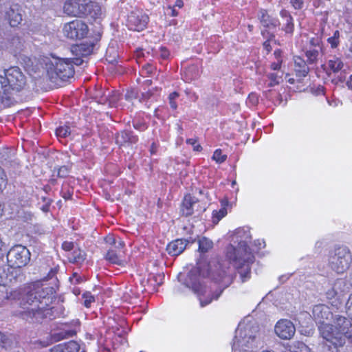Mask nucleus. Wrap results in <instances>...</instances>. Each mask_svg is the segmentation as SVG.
<instances>
[{
	"label": "nucleus",
	"mask_w": 352,
	"mask_h": 352,
	"mask_svg": "<svg viewBox=\"0 0 352 352\" xmlns=\"http://www.w3.org/2000/svg\"><path fill=\"white\" fill-rule=\"evenodd\" d=\"M210 276L214 281L220 284V289L212 292L204 283L199 268H192L184 280V285L190 289L197 296L201 307L210 304L212 300H217L223 290L228 287L233 280L232 275L228 274L220 263L212 265L210 264Z\"/></svg>",
	"instance_id": "nucleus-1"
},
{
	"label": "nucleus",
	"mask_w": 352,
	"mask_h": 352,
	"mask_svg": "<svg viewBox=\"0 0 352 352\" xmlns=\"http://www.w3.org/2000/svg\"><path fill=\"white\" fill-rule=\"evenodd\" d=\"M52 288L44 287L40 282L27 286L21 297L20 305L23 309V317L33 322H40L44 318L51 319V309L48 308L52 301Z\"/></svg>",
	"instance_id": "nucleus-2"
},
{
	"label": "nucleus",
	"mask_w": 352,
	"mask_h": 352,
	"mask_svg": "<svg viewBox=\"0 0 352 352\" xmlns=\"http://www.w3.org/2000/svg\"><path fill=\"white\" fill-rule=\"evenodd\" d=\"M251 239L248 228H238L233 239L238 243L237 246L231 245L226 250V258L235 267L241 283L246 282L251 277V265L254 261V256L248 247Z\"/></svg>",
	"instance_id": "nucleus-3"
},
{
	"label": "nucleus",
	"mask_w": 352,
	"mask_h": 352,
	"mask_svg": "<svg viewBox=\"0 0 352 352\" xmlns=\"http://www.w3.org/2000/svg\"><path fill=\"white\" fill-rule=\"evenodd\" d=\"M91 47H86L85 45H77L72 47V52L76 56L73 58H53L46 63L47 74L50 80L57 85L59 81H65L72 78L74 74L73 65H80L83 63L82 57L90 54L92 51Z\"/></svg>",
	"instance_id": "nucleus-4"
},
{
	"label": "nucleus",
	"mask_w": 352,
	"mask_h": 352,
	"mask_svg": "<svg viewBox=\"0 0 352 352\" xmlns=\"http://www.w3.org/2000/svg\"><path fill=\"white\" fill-rule=\"evenodd\" d=\"M263 344L262 333L256 324H239L232 344L234 352H256Z\"/></svg>",
	"instance_id": "nucleus-5"
},
{
	"label": "nucleus",
	"mask_w": 352,
	"mask_h": 352,
	"mask_svg": "<svg viewBox=\"0 0 352 352\" xmlns=\"http://www.w3.org/2000/svg\"><path fill=\"white\" fill-rule=\"evenodd\" d=\"M27 85L25 76L18 67H10L0 74V97L7 98L13 91L19 92Z\"/></svg>",
	"instance_id": "nucleus-6"
},
{
	"label": "nucleus",
	"mask_w": 352,
	"mask_h": 352,
	"mask_svg": "<svg viewBox=\"0 0 352 352\" xmlns=\"http://www.w3.org/2000/svg\"><path fill=\"white\" fill-rule=\"evenodd\" d=\"M64 12L68 15L91 19H98L102 16L100 6L92 0H67L63 6Z\"/></svg>",
	"instance_id": "nucleus-7"
},
{
	"label": "nucleus",
	"mask_w": 352,
	"mask_h": 352,
	"mask_svg": "<svg viewBox=\"0 0 352 352\" xmlns=\"http://www.w3.org/2000/svg\"><path fill=\"white\" fill-rule=\"evenodd\" d=\"M352 263L350 250L345 246L338 247L329 254V267L338 274L346 271Z\"/></svg>",
	"instance_id": "nucleus-8"
},
{
	"label": "nucleus",
	"mask_w": 352,
	"mask_h": 352,
	"mask_svg": "<svg viewBox=\"0 0 352 352\" xmlns=\"http://www.w3.org/2000/svg\"><path fill=\"white\" fill-rule=\"evenodd\" d=\"M318 330L321 337L333 345V348L324 345L322 352H338L337 348L344 344V339L340 338V334L335 328V324L333 325L328 323L320 324Z\"/></svg>",
	"instance_id": "nucleus-9"
},
{
	"label": "nucleus",
	"mask_w": 352,
	"mask_h": 352,
	"mask_svg": "<svg viewBox=\"0 0 352 352\" xmlns=\"http://www.w3.org/2000/svg\"><path fill=\"white\" fill-rule=\"evenodd\" d=\"M8 263L14 268L20 270L25 266L30 260V252L29 250L22 245H16L13 246L7 254Z\"/></svg>",
	"instance_id": "nucleus-10"
},
{
	"label": "nucleus",
	"mask_w": 352,
	"mask_h": 352,
	"mask_svg": "<svg viewBox=\"0 0 352 352\" xmlns=\"http://www.w3.org/2000/svg\"><path fill=\"white\" fill-rule=\"evenodd\" d=\"M88 31L89 29L87 24L82 21L78 19L66 23L63 28L65 36L74 40L85 38Z\"/></svg>",
	"instance_id": "nucleus-11"
},
{
	"label": "nucleus",
	"mask_w": 352,
	"mask_h": 352,
	"mask_svg": "<svg viewBox=\"0 0 352 352\" xmlns=\"http://www.w3.org/2000/svg\"><path fill=\"white\" fill-rule=\"evenodd\" d=\"M349 287L343 279H337L332 287L326 292L327 298L331 300L333 306L338 307L341 304V297Z\"/></svg>",
	"instance_id": "nucleus-12"
},
{
	"label": "nucleus",
	"mask_w": 352,
	"mask_h": 352,
	"mask_svg": "<svg viewBox=\"0 0 352 352\" xmlns=\"http://www.w3.org/2000/svg\"><path fill=\"white\" fill-rule=\"evenodd\" d=\"M148 21V16L140 10L132 11L128 16L127 25L130 30L134 31L143 30Z\"/></svg>",
	"instance_id": "nucleus-13"
},
{
	"label": "nucleus",
	"mask_w": 352,
	"mask_h": 352,
	"mask_svg": "<svg viewBox=\"0 0 352 352\" xmlns=\"http://www.w3.org/2000/svg\"><path fill=\"white\" fill-rule=\"evenodd\" d=\"M333 323L340 338H352V322L351 319L342 316L336 315L333 318Z\"/></svg>",
	"instance_id": "nucleus-14"
},
{
	"label": "nucleus",
	"mask_w": 352,
	"mask_h": 352,
	"mask_svg": "<svg viewBox=\"0 0 352 352\" xmlns=\"http://www.w3.org/2000/svg\"><path fill=\"white\" fill-rule=\"evenodd\" d=\"M277 336L283 340L291 339L296 332L294 324L288 320H280L274 327Z\"/></svg>",
	"instance_id": "nucleus-15"
},
{
	"label": "nucleus",
	"mask_w": 352,
	"mask_h": 352,
	"mask_svg": "<svg viewBox=\"0 0 352 352\" xmlns=\"http://www.w3.org/2000/svg\"><path fill=\"white\" fill-rule=\"evenodd\" d=\"M312 316L316 322L322 324L332 317V314L327 306L320 304L313 307Z\"/></svg>",
	"instance_id": "nucleus-16"
},
{
	"label": "nucleus",
	"mask_w": 352,
	"mask_h": 352,
	"mask_svg": "<svg viewBox=\"0 0 352 352\" xmlns=\"http://www.w3.org/2000/svg\"><path fill=\"white\" fill-rule=\"evenodd\" d=\"M20 270L15 269L9 263L8 265L0 267V285H7L15 280L20 274Z\"/></svg>",
	"instance_id": "nucleus-17"
},
{
	"label": "nucleus",
	"mask_w": 352,
	"mask_h": 352,
	"mask_svg": "<svg viewBox=\"0 0 352 352\" xmlns=\"http://www.w3.org/2000/svg\"><path fill=\"white\" fill-rule=\"evenodd\" d=\"M7 19L12 27H16L22 21V15L18 5H12L6 13Z\"/></svg>",
	"instance_id": "nucleus-18"
},
{
	"label": "nucleus",
	"mask_w": 352,
	"mask_h": 352,
	"mask_svg": "<svg viewBox=\"0 0 352 352\" xmlns=\"http://www.w3.org/2000/svg\"><path fill=\"white\" fill-rule=\"evenodd\" d=\"M187 240L176 239L169 243L166 247L168 254L171 256H177L182 253L187 245Z\"/></svg>",
	"instance_id": "nucleus-19"
},
{
	"label": "nucleus",
	"mask_w": 352,
	"mask_h": 352,
	"mask_svg": "<svg viewBox=\"0 0 352 352\" xmlns=\"http://www.w3.org/2000/svg\"><path fill=\"white\" fill-rule=\"evenodd\" d=\"M22 47L23 41L20 37L17 36H12L6 44L0 45V48H5L14 55H16L21 51Z\"/></svg>",
	"instance_id": "nucleus-20"
},
{
	"label": "nucleus",
	"mask_w": 352,
	"mask_h": 352,
	"mask_svg": "<svg viewBox=\"0 0 352 352\" xmlns=\"http://www.w3.org/2000/svg\"><path fill=\"white\" fill-rule=\"evenodd\" d=\"M197 199L190 195L184 197L182 212V214L186 217L192 215L194 211V206L197 204Z\"/></svg>",
	"instance_id": "nucleus-21"
},
{
	"label": "nucleus",
	"mask_w": 352,
	"mask_h": 352,
	"mask_svg": "<svg viewBox=\"0 0 352 352\" xmlns=\"http://www.w3.org/2000/svg\"><path fill=\"white\" fill-rule=\"evenodd\" d=\"M294 70L297 76L303 78L309 73V68L306 62L300 57H294Z\"/></svg>",
	"instance_id": "nucleus-22"
},
{
	"label": "nucleus",
	"mask_w": 352,
	"mask_h": 352,
	"mask_svg": "<svg viewBox=\"0 0 352 352\" xmlns=\"http://www.w3.org/2000/svg\"><path fill=\"white\" fill-rule=\"evenodd\" d=\"M280 16L285 21V24L283 29L287 34H292L294 30V24L293 22V18L290 13L286 10H282L280 12Z\"/></svg>",
	"instance_id": "nucleus-23"
},
{
	"label": "nucleus",
	"mask_w": 352,
	"mask_h": 352,
	"mask_svg": "<svg viewBox=\"0 0 352 352\" xmlns=\"http://www.w3.org/2000/svg\"><path fill=\"white\" fill-rule=\"evenodd\" d=\"M122 252V251H116L113 248H110L105 255V258L113 264L121 265L123 264Z\"/></svg>",
	"instance_id": "nucleus-24"
},
{
	"label": "nucleus",
	"mask_w": 352,
	"mask_h": 352,
	"mask_svg": "<svg viewBox=\"0 0 352 352\" xmlns=\"http://www.w3.org/2000/svg\"><path fill=\"white\" fill-rule=\"evenodd\" d=\"M138 141V137L135 135L131 131H124L121 133L118 134L116 137V142L120 145H122L125 143H136Z\"/></svg>",
	"instance_id": "nucleus-25"
},
{
	"label": "nucleus",
	"mask_w": 352,
	"mask_h": 352,
	"mask_svg": "<svg viewBox=\"0 0 352 352\" xmlns=\"http://www.w3.org/2000/svg\"><path fill=\"white\" fill-rule=\"evenodd\" d=\"M258 18L264 27L275 28L278 25L277 20L271 18L265 10H262L259 12Z\"/></svg>",
	"instance_id": "nucleus-26"
},
{
	"label": "nucleus",
	"mask_w": 352,
	"mask_h": 352,
	"mask_svg": "<svg viewBox=\"0 0 352 352\" xmlns=\"http://www.w3.org/2000/svg\"><path fill=\"white\" fill-rule=\"evenodd\" d=\"M75 331L66 329H60L52 334V339L55 342L63 339L72 337L75 334Z\"/></svg>",
	"instance_id": "nucleus-27"
},
{
	"label": "nucleus",
	"mask_w": 352,
	"mask_h": 352,
	"mask_svg": "<svg viewBox=\"0 0 352 352\" xmlns=\"http://www.w3.org/2000/svg\"><path fill=\"white\" fill-rule=\"evenodd\" d=\"M85 253L80 249H76L73 252L68 256L70 262L76 263H81L85 259Z\"/></svg>",
	"instance_id": "nucleus-28"
},
{
	"label": "nucleus",
	"mask_w": 352,
	"mask_h": 352,
	"mask_svg": "<svg viewBox=\"0 0 352 352\" xmlns=\"http://www.w3.org/2000/svg\"><path fill=\"white\" fill-rule=\"evenodd\" d=\"M344 64L342 60L336 56H333L328 61V67L333 73L340 72Z\"/></svg>",
	"instance_id": "nucleus-29"
},
{
	"label": "nucleus",
	"mask_w": 352,
	"mask_h": 352,
	"mask_svg": "<svg viewBox=\"0 0 352 352\" xmlns=\"http://www.w3.org/2000/svg\"><path fill=\"white\" fill-rule=\"evenodd\" d=\"M305 55L307 57V61L309 64L315 63L318 60V56L319 55V51L318 49H309L307 50L305 52Z\"/></svg>",
	"instance_id": "nucleus-30"
},
{
	"label": "nucleus",
	"mask_w": 352,
	"mask_h": 352,
	"mask_svg": "<svg viewBox=\"0 0 352 352\" xmlns=\"http://www.w3.org/2000/svg\"><path fill=\"white\" fill-rule=\"evenodd\" d=\"M65 352H84L80 344L76 341H69L65 343Z\"/></svg>",
	"instance_id": "nucleus-31"
},
{
	"label": "nucleus",
	"mask_w": 352,
	"mask_h": 352,
	"mask_svg": "<svg viewBox=\"0 0 352 352\" xmlns=\"http://www.w3.org/2000/svg\"><path fill=\"white\" fill-rule=\"evenodd\" d=\"M212 241L204 237L199 241V249L202 252H206L212 248Z\"/></svg>",
	"instance_id": "nucleus-32"
},
{
	"label": "nucleus",
	"mask_w": 352,
	"mask_h": 352,
	"mask_svg": "<svg viewBox=\"0 0 352 352\" xmlns=\"http://www.w3.org/2000/svg\"><path fill=\"white\" fill-rule=\"evenodd\" d=\"M227 214L226 208H221L219 210H214L212 212V222L217 224L219 221Z\"/></svg>",
	"instance_id": "nucleus-33"
},
{
	"label": "nucleus",
	"mask_w": 352,
	"mask_h": 352,
	"mask_svg": "<svg viewBox=\"0 0 352 352\" xmlns=\"http://www.w3.org/2000/svg\"><path fill=\"white\" fill-rule=\"evenodd\" d=\"M71 129L67 125L60 126L56 131V135L61 138L67 137L69 135L71 134Z\"/></svg>",
	"instance_id": "nucleus-34"
},
{
	"label": "nucleus",
	"mask_w": 352,
	"mask_h": 352,
	"mask_svg": "<svg viewBox=\"0 0 352 352\" xmlns=\"http://www.w3.org/2000/svg\"><path fill=\"white\" fill-rule=\"evenodd\" d=\"M226 159L227 155L222 154V151L221 149H217L213 153L212 160L217 163L221 164L225 162Z\"/></svg>",
	"instance_id": "nucleus-35"
},
{
	"label": "nucleus",
	"mask_w": 352,
	"mask_h": 352,
	"mask_svg": "<svg viewBox=\"0 0 352 352\" xmlns=\"http://www.w3.org/2000/svg\"><path fill=\"white\" fill-rule=\"evenodd\" d=\"M340 32L338 30L335 31L333 35L327 39L328 43L331 45L332 48H336L338 46L340 41Z\"/></svg>",
	"instance_id": "nucleus-36"
},
{
	"label": "nucleus",
	"mask_w": 352,
	"mask_h": 352,
	"mask_svg": "<svg viewBox=\"0 0 352 352\" xmlns=\"http://www.w3.org/2000/svg\"><path fill=\"white\" fill-rule=\"evenodd\" d=\"M8 184V177L5 170L0 166V192L6 187Z\"/></svg>",
	"instance_id": "nucleus-37"
},
{
	"label": "nucleus",
	"mask_w": 352,
	"mask_h": 352,
	"mask_svg": "<svg viewBox=\"0 0 352 352\" xmlns=\"http://www.w3.org/2000/svg\"><path fill=\"white\" fill-rule=\"evenodd\" d=\"M83 305L86 307H89L91 304L94 301V297L90 292H85L82 294Z\"/></svg>",
	"instance_id": "nucleus-38"
},
{
	"label": "nucleus",
	"mask_w": 352,
	"mask_h": 352,
	"mask_svg": "<svg viewBox=\"0 0 352 352\" xmlns=\"http://www.w3.org/2000/svg\"><path fill=\"white\" fill-rule=\"evenodd\" d=\"M294 349L293 351L294 352H308L309 351L308 347L303 342H295V344H294Z\"/></svg>",
	"instance_id": "nucleus-39"
},
{
	"label": "nucleus",
	"mask_w": 352,
	"mask_h": 352,
	"mask_svg": "<svg viewBox=\"0 0 352 352\" xmlns=\"http://www.w3.org/2000/svg\"><path fill=\"white\" fill-rule=\"evenodd\" d=\"M178 97L179 94L176 91L171 93L168 96L169 104L173 109H176L177 107L175 100Z\"/></svg>",
	"instance_id": "nucleus-40"
},
{
	"label": "nucleus",
	"mask_w": 352,
	"mask_h": 352,
	"mask_svg": "<svg viewBox=\"0 0 352 352\" xmlns=\"http://www.w3.org/2000/svg\"><path fill=\"white\" fill-rule=\"evenodd\" d=\"M71 167L69 166H62L58 168L57 175L59 177H67L70 172Z\"/></svg>",
	"instance_id": "nucleus-41"
},
{
	"label": "nucleus",
	"mask_w": 352,
	"mask_h": 352,
	"mask_svg": "<svg viewBox=\"0 0 352 352\" xmlns=\"http://www.w3.org/2000/svg\"><path fill=\"white\" fill-rule=\"evenodd\" d=\"M268 78L270 79V82L268 84L269 87H274L280 83L279 78H278L276 74H270L268 75Z\"/></svg>",
	"instance_id": "nucleus-42"
},
{
	"label": "nucleus",
	"mask_w": 352,
	"mask_h": 352,
	"mask_svg": "<svg viewBox=\"0 0 352 352\" xmlns=\"http://www.w3.org/2000/svg\"><path fill=\"white\" fill-rule=\"evenodd\" d=\"M289 3L296 10H300L304 6V0H289Z\"/></svg>",
	"instance_id": "nucleus-43"
},
{
	"label": "nucleus",
	"mask_w": 352,
	"mask_h": 352,
	"mask_svg": "<svg viewBox=\"0 0 352 352\" xmlns=\"http://www.w3.org/2000/svg\"><path fill=\"white\" fill-rule=\"evenodd\" d=\"M9 342L7 336L0 331V345L3 348L8 349Z\"/></svg>",
	"instance_id": "nucleus-44"
},
{
	"label": "nucleus",
	"mask_w": 352,
	"mask_h": 352,
	"mask_svg": "<svg viewBox=\"0 0 352 352\" xmlns=\"http://www.w3.org/2000/svg\"><path fill=\"white\" fill-rule=\"evenodd\" d=\"M105 100L109 101V105L114 106L118 100V96L117 94H114L112 96L108 94V96H105Z\"/></svg>",
	"instance_id": "nucleus-45"
},
{
	"label": "nucleus",
	"mask_w": 352,
	"mask_h": 352,
	"mask_svg": "<svg viewBox=\"0 0 352 352\" xmlns=\"http://www.w3.org/2000/svg\"><path fill=\"white\" fill-rule=\"evenodd\" d=\"M346 309L347 314L351 317V319L352 320V294L350 295L346 303Z\"/></svg>",
	"instance_id": "nucleus-46"
},
{
	"label": "nucleus",
	"mask_w": 352,
	"mask_h": 352,
	"mask_svg": "<svg viewBox=\"0 0 352 352\" xmlns=\"http://www.w3.org/2000/svg\"><path fill=\"white\" fill-rule=\"evenodd\" d=\"M187 144H191L193 146L194 151H199L201 149V146L197 143V140L192 138L188 139L186 140Z\"/></svg>",
	"instance_id": "nucleus-47"
},
{
	"label": "nucleus",
	"mask_w": 352,
	"mask_h": 352,
	"mask_svg": "<svg viewBox=\"0 0 352 352\" xmlns=\"http://www.w3.org/2000/svg\"><path fill=\"white\" fill-rule=\"evenodd\" d=\"M133 127L139 131H144L146 129V125L144 122L140 121H134Z\"/></svg>",
	"instance_id": "nucleus-48"
},
{
	"label": "nucleus",
	"mask_w": 352,
	"mask_h": 352,
	"mask_svg": "<svg viewBox=\"0 0 352 352\" xmlns=\"http://www.w3.org/2000/svg\"><path fill=\"white\" fill-rule=\"evenodd\" d=\"M65 343L57 344L50 349V352H65Z\"/></svg>",
	"instance_id": "nucleus-49"
},
{
	"label": "nucleus",
	"mask_w": 352,
	"mask_h": 352,
	"mask_svg": "<svg viewBox=\"0 0 352 352\" xmlns=\"http://www.w3.org/2000/svg\"><path fill=\"white\" fill-rule=\"evenodd\" d=\"M136 92L133 90L127 91L125 94V98L129 101H132L133 98H136Z\"/></svg>",
	"instance_id": "nucleus-50"
},
{
	"label": "nucleus",
	"mask_w": 352,
	"mask_h": 352,
	"mask_svg": "<svg viewBox=\"0 0 352 352\" xmlns=\"http://www.w3.org/2000/svg\"><path fill=\"white\" fill-rule=\"evenodd\" d=\"M62 248L65 251H71L74 249V243L72 242L65 241L62 244Z\"/></svg>",
	"instance_id": "nucleus-51"
},
{
	"label": "nucleus",
	"mask_w": 352,
	"mask_h": 352,
	"mask_svg": "<svg viewBox=\"0 0 352 352\" xmlns=\"http://www.w3.org/2000/svg\"><path fill=\"white\" fill-rule=\"evenodd\" d=\"M124 242L120 239H118V240L117 241V243H116V245H114L113 247H112L114 250H116V251H122V248H124Z\"/></svg>",
	"instance_id": "nucleus-52"
},
{
	"label": "nucleus",
	"mask_w": 352,
	"mask_h": 352,
	"mask_svg": "<svg viewBox=\"0 0 352 352\" xmlns=\"http://www.w3.org/2000/svg\"><path fill=\"white\" fill-rule=\"evenodd\" d=\"M69 280L73 284H77L80 282L81 278L76 273H74L73 276L69 278Z\"/></svg>",
	"instance_id": "nucleus-53"
},
{
	"label": "nucleus",
	"mask_w": 352,
	"mask_h": 352,
	"mask_svg": "<svg viewBox=\"0 0 352 352\" xmlns=\"http://www.w3.org/2000/svg\"><path fill=\"white\" fill-rule=\"evenodd\" d=\"M45 204L41 207V210L44 212H47L49 210L50 205L51 204L50 199H46L45 197L43 198Z\"/></svg>",
	"instance_id": "nucleus-54"
},
{
	"label": "nucleus",
	"mask_w": 352,
	"mask_h": 352,
	"mask_svg": "<svg viewBox=\"0 0 352 352\" xmlns=\"http://www.w3.org/2000/svg\"><path fill=\"white\" fill-rule=\"evenodd\" d=\"M106 242L113 247L117 243V240L113 236H109L106 238Z\"/></svg>",
	"instance_id": "nucleus-55"
},
{
	"label": "nucleus",
	"mask_w": 352,
	"mask_h": 352,
	"mask_svg": "<svg viewBox=\"0 0 352 352\" xmlns=\"http://www.w3.org/2000/svg\"><path fill=\"white\" fill-rule=\"evenodd\" d=\"M160 56L163 58H167L169 56V52L165 47H160Z\"/></svg>",
	"instance_id": "nucleus-56"
},
{
	"label": "nucleus",
	"mask_w": 352,
	"mask_h": 352,
	"mask_svg": "<svg viewBox=\"0 0 352 352\" xmlns=\"http://www.w3.org/2000/svg\"><path fill=\"white\" fill-rule=\"evenodd\" d=\"M309 44L313 47H319L320 40L318 38H312L309 41Z\"/></svg>",
	"instance_id": "nucleus-57"
},
{
	"label": "nucleus",
	"mask_w": 352,
	"mask_h": 352,
	"mask_svg": "<svg viewBox=\"0 0 352 352\" xmlns=\"http://www.w3.org/2000/svg\"><path fill=\"white\" fill-rule=\"evenodd\" d=\"M263 47L267 52H270L272 50L270 39L263 43Z\"/></svg>",
	"instance_id": "nucleus-58"
},
{
	"label": "nucleus",
	"mask_w": 352,
	"mask_h": 352,
	"mask_svg": "<svg viewBox=\"0 0 352 352\" xmlns=\"http://www.w3.org/2000/svg\"><path fill=\"white\" fill-rule=\"evenodd\" d=\"M271 68L273 70H278L280 68V62L278 60L277 63H273L271 65Z\"/></svg>",
	"instance_id": "nucleus-59"
},
{
	"label": "nucleus",
	"mask_w": 352,
	"mask_h": 352,
	"mask_svg": "<svg viewBox=\"0 0 352 352\" xmlns=\"http://www.w3.org/2000/svg\"><path fill=\"white\" fill-rule=\"evenodd\" d=\"M255 245H257L258 249H261L265 247V242L263 241L257 240L254 241Z\"/></svg>",
	"instance_id": "nucleus-60"
},
{
	"label": "nucleus",
	"mask_w": 352,
	"mask_h": 352,
	"mask_svg": "<svg viewBox=\"0 0 352 352\" xmlns=\"http://www.w3.org/2000/svg\"><path fill=\"white\" fill-rule=\"evenodd\" d=\"M109 50H110V49L107 50L106 58H107V60L109 61V63H113L116 61V58L117 55L116 54V56L111 58L110 56H108V53H109Z\"/></svg>",
	"instance_id": "nucleus-61"
},
{
	"label": "nucleus",
	"mask_w": 352,
	"mask_h": 352,
	"mask_svg": "<svg viewBox=\"0 0 352 352\" xmlns=\"http://www.w3.org/2000/svg\"><path fill=\"white\" fill-rule=\"evenodd\" d=\"M228 200L227 199H223L221 200V208H226L228 205Z\"/></svg>",
	"instance_id": "nucleus-62"
},
{
	"label": "nucleus",
	"mask_w": 352,
	"mask_h": 352,
	"mask_svg": "<svg viewBox=\"0 0 352 352\" xmlns=\"http://www.w3.org/2000/svg\"><path fill=\"white\" fill-rule=\"evenodd\" d=\"M184 6V3L182 0H176L175 6L178 7L179 8H182Z\"/></svg>",
	"instance_id": "nucleus-63"
},
{
	"label": "nucleus",
	"mask_w": 352,
	"mask_h": 352,
	"mask_svg": "<svg viewBox=\"0 0 352 352\" xmlns=\"http://www.w3.org/2000/svg\"><path fill=\"white\" fill-rule=\"evenodd\" d=\"M347 86L349 89H352V75H351L350 80L347 82Z\"/></svg>",
	"instance_id": "nucleus-64"
}]
</instances>
